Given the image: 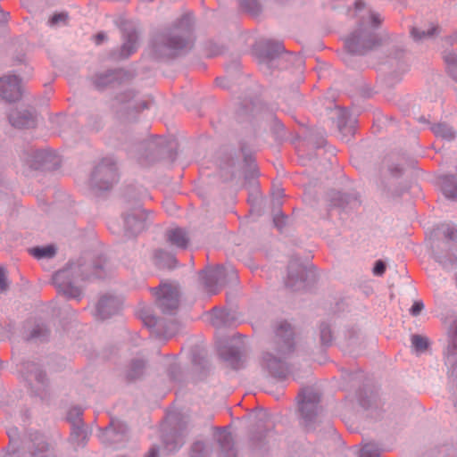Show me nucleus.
<instances>
[{
    "label": "nucleus",
    "mask_w": 457,
    "mask_h": 457,
    "mask_svg": "<svg viewBox=\"0 0 457 457\" xmlns=\"http://www.w3.org/2000/svg\"><path fill=\"white\" fill-rule=\"evenodd\" d=\"M157 303L164 313H170L179 306V290L172 285L164 284L156 289Z\"/></svg>",
    "instance_id": "1"
},
{
    "label": "nucleus",
    "mask_w": 457,
    "mask_h": 457,
    "mask_svg": "<svg viewBox=\"0 0 457 457\" xmlns=\"http://www.w3.org/2000/svg\"><path fill=\"white\" fill-rule=\"evenodd\" d=\"M0 96L6 102H14L21 98V82L16 76L9 75L0 79Z\"/></svg>",
    "instance_id": "2"
},
{
    "label": "nucleus",
    "mask_w": 457,
    "mask_h": 457,
    "mask_svg": "<svg viewBox=\"0 0 457 457\" xmlns=\"http://www.w3.org/2000/svg\"><path fill=\"white\" fill-rule=\"evenodd\" d=\"M192 37L189 29H176L168 38L167 46L171 55H176L179 51L191 47Z\"/></svg>",
    "instance_id": "3"
},
{
    "label": "nucleus",
    "mask_w": 457,
    "mask_h": 457,
    "mask_svg": "<svg viewBox=\"0 0 457 457\" xmlns=\"http://www.w3.org/2000/svg\"><path fill=\"white\" fill-rule=\"evenodd\" d=\"M303 399L299 402V408L304 417H308V412H314L317 410V403L320 401V397L317 394L307 391L303 395H300Z\"/></svg>",
    "instance_id": "4"
},
{
    "label": "nucleus",
    "mask_w": 457,
    "mask_h": 457,
    "mask_svg": "<svg viewBox=\"0 0 457 457\" xmlns=\"http://www.w3.org/2000/svg\"><path fill=\"white\" fill-rule=\"evenodd\" d=\"M166 236L170 244L177 247L185 248L189 242L186 232L179 228L169 229Z\"/></svg>",
    "instance_id": "5"
},
{
    "label": "nucleus",
    "mask_w": 457,
    "mask_h": 457,
    "mask_svg": "<svg viewBox=\"0 0 457 457\" xmlns=\"http://www.w3.org/2000/svg\"><path fill=\"white\" fill-rule=\"evenodd\" d=\"M445 363L450 368L451 376H457V335L447 347Z\"/></svg>",
    "instance_id": "6"
},
{
    "label": "nucleus",
    "mask_w": 457,
    "mask_h": 457,
    "mask_svg": "<svg viewBox=\"0 0 457 457\" xmlns=\"http://www.w3.org/2000/svg\"><path fill=\"white\" fill-rule=\"evenodd\" d=\"M277 337L284 344V352H290L293 349L292 336L293 332L288 323L284 322L277 329Z\"/></svg>",
    "instance_id": "7"
},
{
    "label": "nucleus",
    "mask_w": 457,
    "mask_h": 457,
    "mask_svg": "<svg viewBox=\"0 0 457 457\" xmlns=\"http://www.w3.org/2000/svg\"><path fill=\"white\" fill-rule=\"evenodd\" d=\"M116 301L112 297H102L96 306L97 316L101 319L109 317L115 310Z\"/></svg>",
    "instance_id": "8"
},
{
    "label": "nucleus",
    "mask_w": 457,
    "mask_h": 457,
    "mask_svg": "<svg viewBox=\"0 0 457 457\" xmlns=\"http://www.w3.org/2000/svg\"><path fill=\"white\" fill-rule=\"evenodd\" d=\"M9 119L13 127L20 129L32 127L35 123L32 114L29 112H25L17 117L14 114H11Z\"/></svg>",
    "instance_id": "9"
},
{
    "label": "nucleus",
    "mask_w": 457,
    "mask_h": 457,
    "mask_svg": "<svg viewBox=\"0 0 457 457\" xmlns=\"http://www.w3.org/2000/svg\"><path fill=\"white\" fill-rule=\"evenodd\" d=\"M432 130L436 137L446 140H451L455 136L453 129L445 124H436L432 128Z\"/></svg>",
    "instance_id": "10"
},
{
    "label": "nucleus",
    "mask_w": 457,
    "mask_h": 457,
    "mask_svg": "<svg viewBox=\"0 0 457 457\" xmlns=\"http://www.w3.org/2000/svg\"><path fill=\"white\" fill-rule=\"evenodd\" d=\"M30 253L36 258H51L55 254V248L53 245L44 247H36L30 250Z\"/></svg>",
    "instance_id": "11"
},
{
    "label": "nucleus",
    "mask_w": 457,
    "mask_h": 457,
    "mask_svg": "<svg viewBox=\"0 0 457 457\" xmlns=\"http://www.w3.org/2000/svg\"><path fill=\"white\" fill-rule=\"evenodd\" d=\"M359 37L355 35L350 36L345 41V46L350 53L362 54L365 53L363 47L360 46Z\"/></svg>",
    "instance_id": "12"
},
{
    "label": "nucleus",
    "mask_w": 457,
    "mask_h": 457,
    "mask_svg": "<svg viewBox=\"0 0 457 457\" xmlns=\"http://www.w3.org/2000/svg\"><path fill=\"white\" fill-rule=\"evenodd\" d=\"M411 344H412V346L417 350V351H424L427 349L428 347V339L424 337H421V336H419V335H414L412 336L411 337Z\"/></svg>",
    "instance_id": "13"
},
{
    "label": "nucleus",
    "mask_w": 457,
    "mask_h": 457,
    "mask_svg": "<svg viewBox=\"0 0 457 457\" xmlns=\"http://www.w3.org/2000/svg\"><path fill=\"white\" fill-rule=\"evenodd\" d=\"M137 44V35L136 33L129 34L128 37V40L123 45V51H126V54H130L136 49Z\"/></svg>",
    "instance_id": "14"
},
{
    "label": "nucleus",
    "mask_w": 457,
    "mask_h": 457,
    "mask_svg": "<svg viewBox=\"0 0 457 457\" xmlns=\"http://www.w3.org/2000/svg\"><path fill=\"white\" fill-rule=\"evenodd\" d=\"M436 27L435 25H433L431 27V29H428V31H425V30L420 31L417 29H412L411 36L413 37L414 39H422V38L433 36L434 33L436 32Z\"/></svg>",
    "instance_id": "15"
},
{
    "label": "nucleus",
    "mask_w": 457,
    "mask_h": 457,
    "mask_svg": "<svg viewBox=\"0 0 457 457\" xmlns=\"http://www.w3.org/2000/svg\"><path fill=\"white\" fill-rule=\"evenodd\" d=\"M360 457H378V451L373 445H365L360 451Z\"/></svg>",
    "instance_id": "16"
},
{
    "label": "nucleus",
    "mask_w": 457,
    "mask_h": 457,
    "mask_svg": "<svg viewBox=\"0 0 457 457\" xmlns=\"http://www.w3.org/2000/svg\"><path fill=\"white\" fill-rule=\"evenodd\" d=\"M68 15L65 12H60L56 13L52 16V18L49 21L50 25H57L61 22H65L67 21Z\"/></svg>",
    "instance_id": "17"
},
{
    "label": "nucleus",
    "mask_w": 457,
    "mask_h": 457,
    "mask_svg": "<svg viewBox=\"0 0 457 457\" xmlns=\"http://www.w3.org/2000/svg\"><path fill=\"white\" fill-rule=\"evenodd\" d=\"M385 270H386L385 263L380 260L377 261L375 263L374 269H373L374 275L381 276L384 274Z\"/></svg>",
    "instance_id": "18"
},
{
    "label": "nucleus",
    "mask_w": 457,
    "mask_h": 457,
    "mask_svg": "<svg viewBox=\"0 0 457 457\" xmlns=\"http://www.w3.org/2000/svg\"><path fill=\"white\" fill-rule=\"evenodd\" d=\"M424 304L421 302H415L413 305L411 306L410 312L412 315L416 316L420 313V312L423 310Z\"/></svg>",
    "instance_id": "19"
},
{
    "label": "nucleus",
    "mask_w": 457,
    "mask_h": 457,
    "mask_svg": "<svg viewBox=\"0 0 457 457\" xmlns=\"http://www.w3.org/2000/svg\"><path fill=\"white\" fill-rule=\"evenodd\" d=\"M8 284L6 281L5 271L4 268H0V291H4L7 288Z\"/></svg>",
    "instance_id": "20"
},
{
    "label": "nucleus",
    "mask_w": 457,
    "mask_h": 457,
    "mask_svg": "<svg viewBox=\"0 0 457 457\" xmlns=\"http://www.w3.org/2000/svg\"><path fill=\"white\" fill-rule=\"evenodd\" d=\"M331 339V333L330 330L327 328H323L321 330V340L324 343H328Z\"/></svg>",
    "instance_id": "21"
},
{
    "label": "nucleus",
    "mask_w": 457,
    "mask_h": 457,
    "mask_svg": "<svg viewBox=\"0 0 457 457\" xmlns=\"http://www.w3.org/2000/svg\"><path fill=\"white\" fill-rule=\"evenodd\" d=\"M46 329L40 326H37L34 330L33 332L31 333V336L30 337L31 338H36V337H38L42 335H45L46 334Z\"/></svg>",
    "instance_id": "22"
},
{
    "label": "nucleus",
    "mask_w": 457,
    "mask_h": 457,
    "mask_svg": "<svg viewBox=\"0 0 457 457\" xmlns=\"http://www.w3.org/2000/svg\"><path fill=\"white\" fill-rule=\"evenodd\" d=\"M106 36L104 33H98L96 36H95V42L96 45L101 44L104 39Z\"/></svg>",
    "instance_id": "23"
},
{
    "label": "nucleus",
    "mask_w": 457,
    "mask_h": 457,
    "mask_svg": "<svg viewBox=\"0 0 457 457\" xmlns=\"http://www.w3.org/2000/svg\"><path fill=\"white\" fill-rule=\"evenodd\" d=\"M8 12H4L3 10L0 9V23L6 22L8 21Z\"/></svg>",
    "instance_id": "24"
},
{
    "label": "nucleus",
    "mask_w": 457,
    "mask_h": 457,
    "mask_svg": "<svg viewBox=\"0 0 457 457\" xmlns=\"http://www.w3.org/2000/svg\"><path fill=\"white\" fill-rule=\"evenodd\" d=\"M145 457H158V453L155 448H151Z\"/></svg>",
    "instance_id": "25"
},
{
    "label": "nucleus",
    "mask_w": 457,
    "mask_h": 457,
    "mask_svg": "<svg viewBox=\"0 0 457 457\" xmlns=\"http://www.w3.org/2000/svg\"><path fill=\"white\" fill-rule=\"evenodd\" d=\"M448 70H449V72L452 74H453L454 72H457V63L455 65L449 66Z\"/></svg>",
    "instance_id": "26"
},
{
    "label": "nucleus",
    "mask_w": 457,
    "mask_h": 457,
    "mask_svg": "<svg viewBox=\"0 0 457 457\" xmlns=\"http://www.w3.org/2000/svg\"><path fill=\"white\" fill-rule=\"evenodd\" d=\"M355 4L357 8H361L364 5V4L361 1H357Z\"/></svg>",
    "instance_id": "27"
},
{
    "label": "nucleus",
    "mask_w": 457,
    "mask_h": 457,
    "mask_svg": "<svg viewBox=\"0 0 457 457\" xmlns=\"http://www.w3.org/2000/svg\"><path fill=\"white\" fill-rule=\"evenodd\" d=\"M210 278H216V274H214V273H213V274H211V275H210Z\"/></svg>",
    "instance_id": "28"
},
{
    "label": "nucleus",
    "mask_w": 457,
    "mask_h": 457,
    "mask_svg": "<svg viewBox=\"0 0 457 457\" xmlns=\"http://www.w3.org/2000/svg\"><path fill=\"white\" fill-rule=\"evenodd\" d=\"M373 19H374V21H375L376 22H379V21L378 20V17L373 16Z\"/></svg>",
    "instance_id": "29"
}]
</instances>
